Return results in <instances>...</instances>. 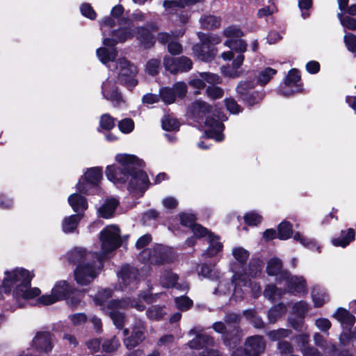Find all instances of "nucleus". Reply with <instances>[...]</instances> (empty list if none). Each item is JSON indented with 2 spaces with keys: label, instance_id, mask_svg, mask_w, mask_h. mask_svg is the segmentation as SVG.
Wrapping results in <instances>:
<instances>
[{
  "label": "nucleus",
  "instance_id": "nucleus-1",
  "mask_svg": "<svg viewBox=\"0 0 356 356\" xmlns=\"http://www.w3.org/2000/svg\"><path fill=\"white\" fill-rule=\"evenodd\" d=\"M100 251L88 252L76 248L69 254V261L77 266L74 270L76 282L80 285L90 284L98 275L102 260L109 257L111 252V226H106L99 234Z\"/></svg>",
  "mask_w": 356,
  "mask_h": 356
},
{
  "label": "nucleus",
  "instance_id": "nucleus-2",
  "mask_svg": "<svg viewBox=\"0 0 356 356\" xmlns=\"http://www.w3.org/2000/svg\"><path fill=\"white\" fill-rule=\"evenodd\" d=\"M115 160L122 167L113 169V182L124 183L130 176L128 189L143 193L150 184L147 175L141 170L145 166L143 161L134 155L127 154H117Z\"/></svg>",
  "mask_w": 356,
  "mask_h": 356
},
{
  "label": "nucleus",
  "instance_id": "nucleus-3",
  "mask_svg": "<svg viewBox=\"0 0 356 356\" xmlns=\"http://www.w3.org/2000/svg\"><path fill=\"white\" fill-rule=\"evenodd\" d=\"M33 277V275L24 268H17L12 271H6L1 289L5 293L13 290L14 300L19 307H22L25 301L38 296L41 293L39 288L31 287Z\"/></svg>",
  "mask_w": 356,
  "mask_h": 356
},
{
  "label": "nucleus",
  "instance_id": "nucleus-4",
  "mask_svg": "<svg viewBox=\"0 0 356 356\" xmlns=\"http://www.w3.org/2000/svg\"><path fill=\"white\" fill-rule=\"evenodd\" d=\"M138 72L137 67L126 58H121L116 61L114 75L117 83L132 88L138 84L136 79Z\"/></svg>",
  "mask_w": 356,
  "mask_h": 356
},
{
  "label": "nucleus",
  "instance_id": "nucleus-5",
  "mask_svg": "<svg viewBox=\"0 0 356 356\" xmlns=\"http://www.w3.org/2000/svg\"><path fill=\"white\" fill-rule=\"evenodd\" d=\"M100 29L103 35V44L104 47L97 49V56L99 60L105 65L109 67L111 61V40L107 37L111 33V19L109 17L100 22Z\"/></svg>",
  "mask_w": 356,
  "mask_h": 356
},
{
  "label": "nucleus",
  "instance_id": "nucleus-6",
  "mask_svg": "<svg viewBox=\"0 0 356 356\" xmlns=\"http://www.w3.org/2000/svg\"><path fill=\"white\" fill-rule=\"evenodd\" d=\"M129 307H134L138 311H143L145 306L143 304L138 302L135 300H130L129 298L122 300H113V322L118 329L123 327L124 316L120 312H115L117 309H126Z\"/></svg>",
  "mask_w": 356,
  "mask_h": 356
},
{
  "label": "nucleus",
  "instance_id": "nucleus-7",
  "mask_svg": "<svg viewBox=\"0 0 356 356\" xmlns=\"http://www.w3.org/2000/svg\"><path fill=\"white\" fill-rule=\"evenodd\" d=\"M163 65L167 71L175 74L190 71L193 67V62L186 56L175 58L166 55L163 58Z\"/></svg>",
  "mask_w": 356,
  "mask_h": 356
},
{
  "label": "nucleus",
  "instance_id": "nucleus-8",
  "mask_svg": "<svg viewBox=\"0 0 356 356\" xmlns=\"http://www.w3.org/2000/svg\"><path fill=\"white\" fill-rule=\"evenodd\" d=\"M138 270L132 266L126 265L122 267L118 273V284L115 289L123 290L124 288L133 289L137 284Z\"/></svg>",
  "mask_w": 356,
  "mask_h": 356
},
{
  "label": "nucleus",
  "instance_id": "nucleus-9",
  "mask_svg": "<svg viewBox=\"0 0 356 356\" xmlns=\"http://www.w3.org/2000/svg\"><path fill=\"white\" fill-rule=\"evenodd\" d=\"M187 92V86L184 82H177L172 88L165 87L160 90V97L165 104H172L176 97H184Z\"/></svg>",
  "mask_w": 356,
  "mask_h": 356
},
{
  "label": "nucleus",
  "instance_id": "nucleus-10",
  "mask_svg": "<svg viewBox=\"0 0 356 356\" xmlns=\"http://www.w3.org/2000/svg\"><path fill=\"white\" fill-rule=\"evenodd\" d=\"M280 280L286 281V290L287 292L297 294L306 292V281L302 277L291 276L289 272H282Z\"/></svg>",
  "mask_w": 356,
  "mask_h": 356
},
{
  "label": "nucleus",
  "instance_id": "nucleus-11",
  "mask_svg": "<svg viewBox=\"0 0 356 356\" xmlns=\"http://www.w3.org/2000/svg\"><path fill=\"white\" fill-rule=\"evenodd\" d=\"M202 330L198 327L192 328L188 334L195 335V338L189 341L187 345L192 349H200L204 347H213L215 345V341L211 336L201 333Z\"/></svg>",
  "mask_w": 356,
  "mask_h": 356
},
{
  "label": "nucleus",
  "instance_id": "nucleus-12",
  "mask_svg": "<svg viewBox=\"0 0 356 356\" xmlns=\"http://www.w3.org/2000/svg\"><path fill=\"white\" fill-rule=\"evenodd\" d=\"M118 23L121 26L119 29L113 31V45L114 43L124 42L134 36L132 30V21L129 19H117Z\"/></svg>",
  "mask_w": 356,
  "mask_h": 356
},
{
  "label": "nucleus",
  "instance_id": "nucleus-13",
  "mask_svg": "<svg viewBox=\"0 0 356 356\" xmlns=\"http://www.w3.org/2000/svg\"><path fill=\"white\" fill-rule=\"evenodd\" d=\"M300 76L298 71L296 69L290 70L285 79V88L282 89L280 93L284 97H289L291 95L301 91V87L299 85Z\"/></svg>",
  "mask_w": 356,
  "mask_h": 356
},
{
  "label": "nucleus",
  "instance_id": "nucleus-14",
  "mask_svg": "<svg viewBox=\"0 0 356 356\" xmlns=\"http://www.w3.org/2000/svg\"><path fill=\"white\" fill-rule=\"evenodd\" d=\"M266 348V342L263 337L254 335L248 337L245 343V350L250 356H259Z\"/></svg>",
  "mask_w": 356,
  "mask_h": 356
},
{
  "label": "nucleus",
  "instance_id": "nucleus-15",
  "mask_svg": "<svg viewBox=\"0 0 356 356\" xmlns=\"http://www.w3.org/2000/svg\"><path fill=\"white\" fill-rule=\"evenodd\" d=\"M205 125L209 128L206 133L209 138H213L219 142L223 140L224 136L222 131L224 129V125L221 122L213 117L207 116Z\"/></svg>",
  "mask_w": 356,
  "mask_h": 356
},
{
  "label": "nucleus",
  "instance_id": "nucleus-16",
  "mask_svg": "<svg viewBox=\"0 0 356 356\" xmlns=\"http://www.w3.org/2000/svg\"><path fill=\"white\" fill-rule=\"evenodd\" d=\"M193 51L195 56L203 61H209L213 59L217 54L215 47L209 46L206 42L196 44L193 47Z\"/></svg>",
  "mask_w": 356,
  "mask_h": 356
},
{
  "label": "nucleus",
  "instance_id": "nucleus-17",
  "mask_svg": "<svg viewBox=\"0 0 356 356\" xmlns=\"http://www.w3.org/2000/svg\"><path fill=\"white\" fill-rule=\"evenodd\" d=\"M33 346L39 351L49 352L52 349V335L48 332H38L33 340Z\"/></svg>",
  "mask_w": 356,
  "mask_h": 356
},
{
  "label": "nucleus",
  "instance_id": "nucleus-18",
  "mask_svg": "<svg viewBox=\"0 0 356 356\" xmlns=\"http://www.w3.org/2000/svg\"><path fill=\"white\" fill-rule=\"evenodd\" d=\"M95 302L97 305L100 307L101 309L111 317V291L110 289L99 291L95 298Z\"/></svg>",
  "mask_w": 356,
  "mask_h": 356
},
{
  "label": "nucleus",
  "instance_id": "nucleus-19",
  "mask_svg": "<svg viewBox=\"0 0 356 356\" xmlns=\"http://www.w3.org/2000/svg\"><path fill=\"white\" fill-rule=\"evenodd\" d=\"M214 107L202 100H196L191 106V112L194 118H202L207 114L214 113Z\"/></svg>",
  "mask_w": 356,
  "mask_h": 356
},
{
  "label": "nucleus",
  "instance_id": "nucleus-20",
  "mask_svg": "<svg viewBox=\"0 0 356 356\" xmlns=\"http://www.w3.org/2000/svg\"><path fill=\"white\" fill-rule=\"evenodd\" d=\"M144 339V328L143 327H136L133 329L131 335L124 339V343L128 349H131L138 346Z\"/></svg>",
  "mask_w": 356,
  "mask_h": 356
},
{
  "label": "nucleus",
  "instance_id": "nucleus-21",
  "mask_svg": "<svg viewBox=\"0 0 356 356\" xmlns=\"http://www.w3.org/2000/svg\"><path fill=\"white\" fill-rule=\"evenodd\" d=\"M68 203L74 211L80 213L88 208L86 199L79 193H73L68 197Z\"/></svg>",
  "mask_w": 356,
  "mask_h": 356
},
{
  "label": "nucleus",
  "instance_id": "nucleus-22",
  "mask_svg": "<svg viewBox=\"0 0 356 356\" xmlns=\"http://www.w3.org/2000/svg\"><path fill=\"white\" fill-rule=\"evenodd\" d=\"M136 38L145 49L152 47L155 39L149 30L145 27H138L136 31Z\"/></svg>",
  "mask_w": 356,
  "mask_h": 356
},
{
  "label": "nucleus",
  "instance_id": "nucleus-23",
  "mask_svg": "<svg viewBox=\"0 0 356 356\" xmlns=\"http://www.w3.org/2000/svg\"><path fill=\"white\" fill-rule=\"evenodd\" d=\"M177 280L178 276L177 274L170 271H165L162 275L160 282L161 284L165 288L176 287L177 289H180L182 290L188 289V286L186 284L182 286L180 284H177Z\"/></svg>",
  "mask_w": 356,
  "mask_h": 356
},
{
  "label": "nucleus",
  "instance_id": "nucleus-24",
  "mask_svg": "<svg viewBox=\"0 0 356 356\" xmlns=\"http://www.w3.org/2000/svg\"><path fill=\"white\" fill-rule=\"evenodd\" d=\"M266 272L269 275L275 276L277 281L281 282L282 280H280V274L288 271L282 270V263L280 259L273 257L267 264Z\"/></svg>",
  "mask_w": 356,
  "mask_h": 356
},
{
  "label": "nucleus",
  "instance_id": "nucleus-25",
  "mask_svg": "<svg viewBox=\"0 0 356 356\" xmlns=\"http://www.w3.org/2000/svg\"><path fill=\"white\" fill-rule=\"evenodd\" d=\"M334 317L341 323L343 328L347 329L355 323V318L348 310L343 308H339Z\"/></svg>",
  "mask_w": 356,
  "mask_h": 356
},
{
  "label": "nucleus",
  "instance_id": "nucleus-26",
  "mask_svg": "<svg viewBox=\"0 0 356 356\" xmlns=\"http://www.w3.org/2000/svg\"><path fill=\"white\" fill-rule=\"evenodd\" d=\"M170 250L163 245H157L153 249L152 264H161L170 261Z\"/></svg>",
  "mask_w": 356,
  "mask_h": 356
},
{
  "label": "nucleus",
  "instance_id": "nucleus-27",
  "mask_svg": "<svg viewBox=\"0 0 356 356\" xmlns=\"http://www.w3.org/2000/svg\"><path fill=\"white\" fill-rule=\"evenodd\" d=\"M207 241L209 243V246L205 252L202 254V256H207L208 257H212L217 254V253L221 251L222 248V244L218 240V237L213 234H209Z\"/></svg>",
  "mask_w": 356,
  "mask_h": 356
},
{
  "label": "nucleus",
  "instance_id": "nucleus-28",
  "mask_svg": "<svg viewBox=\"0 0 356 356\" xmlns=\"http://www.w3.org/2000/svg\"><path fill=\"white\" fill-rule=\"evenodd\" d=\"M232 282L234 283L235 287L234 289L233 298L237 301L241 300L244 297L243 291L239 288V286L242 283V285L245 286L248 284L247 279L244 277L240 273L234 272L232 277Z\"/></svg>",
  "mask_w": 356,
  "mask_h": 356
},
{
  "label": "nucleus",
  "instance_id": "nucleus-29",
  "mask_svg": "<svg viewBox=\"0 0 356 356\" xmlns=\"http://www.w3.org/2000/svg\"><path fill=\"white\" fill-rule=\"evenodd\" d=\"M60 285H55L52 289L51 295H44L39 298L38 302L44 305H49L63 299L64 291L60 292Z\"/></svg>",
  "mask_w": 356,
  "mask_h": 356
},
{
  "label": "nucleus",
  "instance_id": "nucleus-30",
  "mask_svg": "<svg viewBox=\"0 0 356 356\" xmlns=\"http://www.w3.org/2000/svg\"><path fill=\"white\" fill-rule=\"evenodd\" d=\"M244 60V56L240 54L237 56L232 62V69L229 67L222 68V73L227 76L232 78L239 77L241 75V72L238 71V69L242 65Z\"/></svg>",
  "mask_w": 356,
  "mask_h": 356
},
{
  "label": "nucleus",
  "instance_id": "nucleus-31",
  "mask_svg": "<svg viewBox=\"0 0 356 356\" xmlns=\"http://www.w3.org/2000/svg\"><path fill=\"white\" fill-rule=\"evenodd\" d=\"M83 214L77 213L76 215H72L68 217H66L63 219L62 222V229L65 233H72L73 232L81 218H83Z\"/></svg>",
  "mask_w": 356,
  "mask_h": 356
},
{
  "label": "nucleus",
  "instance_id": "nucleus-32",
  "mask_svg": "<svg viewBox=\"0 0 356 356\" xmlns=\"http://www.w3.org/2000/svg\"><path fill=\"white\" fill-rule=\"evenodd\" d=\"M355 236V231L350 228L347 231H341L340 237L332 239V242L334 246L346 247L354 240Z\"/></svg>",
  "mask_w": 356,
  "mask_h": 356
},
{
  "label": "nucleus",
  "instance_id": "nucleus-33",
  "mask_svg": "<svg viewBox=\"0 0 356 356\" xmlns=\"http://www.w3.org/2000/svg\"><path fill=\"white\" fill-rule=\"evenodd\" d=\"M102 177V170L99 168L95 167L89 168L83 176L81 177L87 181H90L89 184L95 186L99 184Z\"/></svg>",
  "mask_w": 356,
  "mask_h": 356
},
{
  "label": "nucleus",
  "instance_id": "nucleus-34",
  "mask_svg": "<svg viewBox=\"0 0 356 356\" xmlns=\"http://www.w3.org/2000/svg\"><path fill=\"white\" fill-rule=\"evenodd\" d=\"M200 22L203 29H214L220 26L221 19L213 15H206L200 19Z\"/></svg>",
  "mask_w": 356,
  "mask_h": 356
},
{
  "label": "nucleus",
  "instance_id": "nucleus-35",
  "mask_svg": "<svg viewBox=\"0 0 356 356\" xmlns=\"http://www.w3.org/2000/svg\"><path fill=\"white\" fill-rule=\"evenodd\" d=\"M90 181H87L83 179V177H81L79 180L78 184H76L77 190L83 194L90 195L95 194L97 193L99 191V184H95V186H91L89 184Z\"/></svg>",
  "mask_w": 356,
  "mask_h": 356
},
{
  "label": "nucleus",
  "instance_id": "nucleus-36",
  "mask_svg": "<svg viewBox=\"0 0 356 356\" xmlns=\"http://www.w3.org/2000/svg\"><path fill=\"white\" fill-rule=\"evenodd\" d=\"M261 271V261L259 259H252L250 261L248 269L245 270L243 274L244 277H255L258 276ZM242 275V273H241Z\"/></svg>",
  "mask_w": 356,
  "mask_h": 356
},
{
  "label": "nucleus",
  "instance_id": "nucleus-37",
  "mask_svg": "<svg viewBox=\"0 0 356 356\" xmlns=\"http://www.w3.org/2000/svg\"><path fill=\"white\" fill-rule=\"evenodd\" d=\"M286 309L282 304H278L272 307L268 314V318L270 323H275L278 318L285 314Z\"/></svg>",
  "mask_w": 356,
  "mask_h": 356
},
{
  "label": "nucleus",
  "instance_id": "nucleus-38",
  "mask_svg": "<svg viewBox=\"0 0 356 356\" xmlns=\"http://www.w3.org/2000/svg\"><path fill=\"white\" fill-rule=\"evenodd\" d=\"M276 73L277 70L271 67H266L261 70L257 76L258 83L261 86L267 84Z\"/></svg>",
  "mask_w": 356,
  "mask_h": 356
},
{
  "label": "nucleus",
  "instance_id": "nucleus-39",
  "mask_svg": "<svg viewBox=\"0 0 356 356\" xmlns=\"http://www.w3.org/2000/svg\"><path fill=\"white\" fill-rule=\"evenodd\" d=\"M254 87V83L253 81H240L236 88V91L241 99L245 97L247 95L250 93V90Z\"/></svg>",
  "mask_w": 356,
  "mask_h": 356
},
{
  "label": "nucleus",
  "instance_id": "nucleus-40",
  "mask_svg": "<svg viewBox=\"0 0 356 356\" xmlns=\"http://www.w3.org/2000/svg\"><path fill=\"white\" fill-rule=\"evenodd\" d=\"M277 237L280 240H286L292 235V225L289 222L283 221L277 227Z\"/></svg>",
  "mask_w": 356,
  "mask_h": 356
},
{
  "label": "nucleus",
  "instance_id": "nucleus-41",
  "mask_svg": "<svg viewBox=\"0 0 356 356\" xmlns=\"http://www.w3.org/2000/svg\"><path fill=\"white\" fill-rule=\"evenodd\" d=\"M225 45L232 50L241 54L245 52L247 49V43L243 40L230 39L225 42Z\"/></svg>",
  "mask_w": 356,
  "mask_h": 356
},
{
  "label": "nucleus",
  "instance_id": "nucleus-42",
  "mask_svg": "<svg viewBox=\"0 0 356 356\" xmlns=\"http://www.w3.org/2000/svg\"><path fill=\"white\" fill-rule=\"evenodd\" d=\"M113 250L117 249L122 245H127L128 236L122 238L120 236V229L117 225H113Z\"/></svg>",
  "mask_w": 356,
  "mask_h": 356
},
{
  "label": "nucleus",
  "instance_id": "nucleus-43",
  "mask_svg": "<svg viewBox=\"0 0 356 356\" xmlns=\"http://www.w3.org/2000/svg\"><path fill=\"white\" fill-rule=\"evenodd\" d=\"M244 314L250 319L251 323L254 327L259 329L264 327V322L261 317L257 315L255 311L251 309L246 310L244 312Z\"/></svg>",
  "mask_w": 356,
  "mask_h": 356
},
{
  "label": "nucleus",
  "instance_id": "nucleus-44",
  "mask_svg": "<svg viewBox=\"0 0 356 356\" xmlns=\"http://www.w3.org/2000/svg\"><path fill=\"white\" fill-rule=\"evenodd\" d=\"M264 295L266 298L274 301L282 297V291L277 289L275 285L269 284L266 287Z\"/></svg>",
  "mask_w": 356,
  "mask_h": 356
},
{
  "label": "nucleus",
  "instance_id": "nucleus-45",
  "mask_svg": "<svg viewBox=\"0 0 356 356\" xmlns=\"http://www.w3.org/2000/svg\"><path fill=\"white\" fill-rule=\"evenodd\" d=\"M291 334L290 330L280 328L270 331L267 333V336L272 341H282L281 339L288 337Z\"/></svg>",
  "mask_w": 356,
  "mask_h": 356
},
{
  "label": "nucleus",
  "instance_id": "nucleus-46",
  "mask_svg": "<svg viewBox=\"0 0 356 356\" xmlns=\"http://www.w3.org/2000/svg\"><path fill=\"white\" fill-rule=\"evenodd\" d=\"M165 314L164 309L157 305L152 306L146 312V314L149 319L156 321L161 319Z\"/></svg>",
  "mask_w": 356,
  "mask_h": 356
},
{
  "label": "nucleus",
  "instance_id": "nucleus-47",
  "mask_svg": "<svg viewBox=\"0 0 356 356\" xmlns=\"http://www.w3.org/2000/svg\"><path fill=\"white\" fill-rule=\"evenodd\" d=\"M232 254L234 259L241 264L246 262L249 257V252L241 247H236L232 250Z\"/></svg>",
  "mask_w": 356,
  "mask_h": 356
},
{
  "label": "nucleus",
  "instance_id": "nucleus-48",
  "mask_svg": "<svg viewBox=\"0 0 356 356\" xmlns=\"http://www.w3.org/2000/svg\"><path fill=\"white\" fill-rule=\"evenodd\" d=\"M245 96L242 100L248 106H253L259 103L263 99L264 95L263 92L255 91L250 92Z\"/></svg>",
  "mask_w": 356,
  "mask_h": 356
},
{
  "label": "nucleus",
  "instance_id": "nucleus-49",
  "mask_svg": "<svg viewBox=\"0 0 356 356\" xmlns=\"http://www.w3.org/2000/svg\"><path fill=\"white\" fill-rule=\"evenodd\" d=\"M206 94L210 99L215 100L223 97L224 90L220 87L211 86L207 88Z\"/></svg>",
  "mask_w": 356,
  "mask_h": 356
},
{
  "label": "nucleus",
  "instance_id": "nucleus-50",
  "mask_svg": "<svg viewBox=\"0 0 356 356\" xmlns=\"http://www.w3.org/2000/svg\"><path fill=\"white\" fill-rule=\"evenodd\" d=\"M179 124L177 120L169 115L165 116L162 120V127L166 131H175L178 129Z\"/></svg>",
  "mask_w": 356,
  "mask_h": 356
},
{
  "label": "nucleus",
  "instance_id": "nucleus-51",
  "mask_svg": "<svg viewBox=\"0 0 356 356\" xmlns=\"http://www.w3.org/2000/svg\"><path fill=\"white\" fill-rule=\"evenodd\" d=\"M223 35L231 39L241 38L243 35L242 31L236 26H229L223 31Z\"/></svg>",
  "mask_w": 356,
  "mask_h": 356
},
{
  "label": "nucleus",
  "instance_id": "nucleus-52",
  "mask_svg": "<svg viewBox=\"0 0 356 356\" xmlns=\"http://www.w3.org/2000/svg\"><path fill=\"white\" fill-rule=\"evenodd\" d=\"M198 37L202 42H206L209 46L214 47L215 44L220 43V38L215 35H206L204 33H199Z\"/></svg>",
  "mask_w": 356,
  "mask_h": 356
},
{
  "label": "nucleus",
  "instance_id": "nucleus-53",
  "mask_svg": "<svg viewBox=\"0 0 356 356\" xmlns=\"http://www.w3.org/2000/svg\"><path fill=\"white\" fill-rule=\"evenodd\" d=\"M175 301L177 308L183 311L188 309L193 304L192 300L184 296L176 298Z\"/></svg>",
  "mask_w": 356,
  "mask_h": 356
},
{
  "label": "nucleus",
  "instance_id": "nucleus-54",
  "mask_svg": "<svg viewBox=\"0 0 356 356\" xmlns=\"http://www.w3.org/2000/svg\"><path fill=\"white\" fill-rule=\"evenodd\" d=\"M200 76L204 79L205 82H207L212 86L220 83L222 81L221 78L218 75L213 73L201 72L200 73Z\"/></svg>",
  "mask_w": 356,
  "mask_h": 356
},
{
  "label": "nucleus",
  "instance_id": "nucleus-55",
  "mask_svg": "<svg viewBox=\"0 0 356 356\" xmlns=\"http://www.w3.org/2000/svg\"><path fill=\"white\" fill-rule=\"evenodd\" d=\"M184 34V32L180 31L179 33L175 34L172 33V34H169L168 33H159L157 37L159 42L163 44L168 43L172 41L175 38L181 36Z\"/></svg>",
  "mask_w": 356,
  "mask_h": 356
},
{
  "label": "nucleus",
  "instance_id": "nucleus-56",
  "mask_svg": "<svg viewBox=\"0 0 356 356\" xmlns=\"http://www.w3.org/2000/svg\"><path fill=\"white\" fill-rule=\"evenodd\" d=\"M337 17L344 27L350 30H356V19L350 17H343L341 13H338Z\"/></svg>",
  "mask_w": 356,
  "mask_h": 356
},
{
  "label": "nucleus",
  "instance_id": "nucleus-57",
  "mask_svg": "<svg viewBox=\"0 0 356 356\" xmlns=\"http://www.w3.org/2000/svg\"><path fill=\"white\" fill-rule=\"evenodd\" d=\"M191 228L195 236L197 238L207 237V239L209 234H211L207 228L199 224L195 223Z\"/></svg>",
  "mask_w": 356,
  "mask_h": 356
},
{
  "label": "nucleus",
  "instance_id": "nucleus-58",
  "mask_svg": "<svg viewBox=\"0 0 356 356\" xmlns=\"http://www.w3.org/2000/svg\"><path fill=\"white\" fill-rule=\"evenodd\" d=\"M118 127L122 132L128 134L133 131L134 123L131 119H124L118 122Z\"/></svg>",
  "mask_w": 356,
  "mask_h": 356
},
{
  "label": "nucleus",
  "instance_id": "nucleus-59",
  "mask_svg": "<svg viewBox=\"0 0 356 356\" xmlns=\"http://www.w3.org/2000/svg\"><path fill=\"white\" fill-rule=\"evenodd\" d=\"M99 216L104 218L111 217V200H107L98 209Z\"/></svg>",
  "mask_w": 356,
  "mask_h": 356
},
{
  "label": "nucleus",
  "instance_id": "nucleus-60",
  "mask_svg": "<svg viewBox=\"0 0 356 356\" xmlns=\"http://www.w3.org/2000/svg\"><path fill=\"white\" fill-rule=\"evenodd\" d=\"M226 108L230 113L233 114L238 113L241 111V106L237 104L233 98H227L225 99Z\"/></svg>",
  "mask_w": 356,
  "mask_h": 356
},
{
  "label": "nucleus",
  "instance_id": "nucleus-61",
  "mask_svg": "<svg viewBox=\"0 0 356 356\" xmlns=\"http://www.w3.org/2000/svg\"><path fill=\"white\" fill-rule=\"evenodd\" d=\"M344 42L350 51H356V35L347 33L344 35Z\"/></svg>",
  "mask_w": 356,
  "mask_h": 356
},
{
  "label": "nucleus",
  "instance_id": "nucleus-62",
  "mask_svg": "<svg viewBox=\"0 0 356 356\" xmlns=\"http://www.w3.org/2000/svg\"><path fill=\"white\" fill-rule=\"evenodd\" d=\"M277 349L282 355L291 354L293 352V347L287 341H280L277 343Z\"/></svg>",
  "mask_w": 356,
  "mask_h": 356
},
{
  "label": "nucleus",
  "instance_id": "nucleus-63",
  "mask_svg": "<svg viewBox=\"0 0 356 356\" xmlns=\"http://www.w3.org/2000/svg\"><path fill=\"white\" fill-rule=\"evenodd\" d=\"M304 317L296 316L288 318L289 325L296 330L301 331L304 327Z\"/></svg>",
  "mask_w": 356,
  "mask_h": 356
},
{
  "label": "nucleus",
  "instance_id": "nucleus-64",
  "mask_svg": "<svg viewBox=\"0 0 356 356\" xmlns=\"http://www.w3.org/2000/svg\"><path fill=\"white\" fill-rule=\"evenodd\" d=\"M244 220H245V222L248 225H257L261 222V216L256 213L251 212V213H247L244 216Z\"/></svg>",
  "mask_w": 356,
  "mask_h": 356
}]
</instances>
